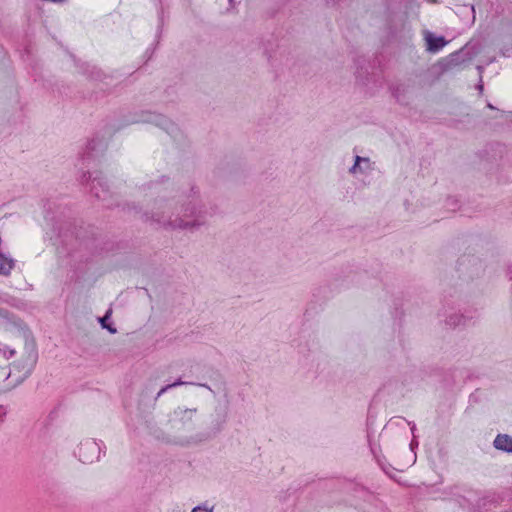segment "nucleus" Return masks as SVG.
Returning a JSON list of instances; mask_svg holds the SVG:
<instances>
[{
	"mask_svg": "<svg viewBox=\"0 0 512 512\" xmlns=\"http://www.w3.org/2000/svg\"><path fill=\"white\" fill-rule=\"evenodd\" d=\"M10 375V371L6 366L0 365V385L4 383Z\"/></svg>",
	"mask_w": 512,
	"mask_h": 512,
	"instance_id": "423d86ee",
	"label": "nucleus"
},
{
	"mask_svg": "<svg viewBox=\"0 0 512 512\" xmlns=\"http://www.w3.org/2000/svg\"><path fill=\"white\" fill-rule=\"evenodd\" d=\"M192 512H212V510H211V509H208V508H206V507H200V506H198V507H195V508L192 510Z\"/></svg>",
	"mask_w": 512,
	"mask_h": 512,
	"instance_id": "1a4fd4ad",
	"label": "nucleus"
},
{
	"mask_svg": "<svg viewBox=\"0 0 512 512\" xmlns=\"http://www.w3.org/2000/svg\"><path fill=\"white\" fill-rule=\"evenodd\" d=\"M27 354L28 355L26 359V364L24 366V374L28 373L36 362L37 353L35 349V343L33 340H30L29 343H27Z\"/></svg>",
	"mask_w": 512,
	"mask_h": 512,
	"instance_id": "7ed1b4c3",
	"label": "nucleus"
},
{
	"mask_svg": "<svg viewBox=\"0 0 512 512\" xmlns=\"http://www.w3.org/2000/svg\"><path fill=\"white\" fill-rule=\"evenodd\" d=\"M425 40L427 43V49L432 52L440 50L446 44L444 37H436L431 33L426 35Z\"/></svg>",
	"mask_w": 512,
	"mask_h": 512,
	"instance_id": "f03ea898",
	"label": "nucleus"
},
{
	"mask_svg": "<svg viewBox=\"0 0 512 512\" xmlns=\"http://www.w3.org/2000/svg\"><path fill=\"white\" fill-rule=\"evenodd\" d=\"M361 161L368 162V159H365V158H362V157H360V156H357V157H356V160H355L354 165H353V166H352V168L350 169V171H351L352 173H355V172L357 171V169H358V167H359V165H360V162H361Z\"/></svg>",
	"mask_w": 512,
	"mask_h": 512,
	"instance_id": "0eeeda50",
	"label": "nucleus"
},
{
	"mask_svg": "<svg viewBox=\"0 0 512 512\" xmlns=\"http://www.w3.org/2000/svg\"><path fill=\"white\" fill-rule=\"evenodd\" d=\"M181 384H183V382L179 380V381H176V382H174L172 384L166 385L165 387H163L160 390L159 395H161L162 393L166 392L168 389H170L172 387H176V386L181 385Z\"/></svg>",
	"mask_w": 512,
	"mask_h": 512,
	"instance_id": "6e6552de",
	"label": "nucleus"
},
{
	"mask_svg": "<svg viewBox=\"0 0 512 512\" xmlns=\"http://www.w3.org/2000/svg\"><path fill=\"white\" fill-rule=\"evenodd\" d=\"M15 354V350L13 349H2L0 347V365L5 366V362L8 358L12 357Z\"/></svg>",
	"mask_w": 512,
	"mask_h": 512,
	"instance_id": "39448f33",
	"label": "nucleus"
},
{
	"mask_svg": "<svg viewBox=\"0 0 512 512\" xmlns=\"http://www.w3.org/2000/svg\"><path fill=\"white\" fill-rule=\"evenodd\" d=\"M494 446L498 450L512 453V437L507 434H499L494 440Z\"/></svg>",
	"mask_w": 512,
	"mask_h": 512,
	"instance_id": "f257e3e1",
	"label": "nucleus"
},
{
	"mask_svg": "<svg viewBox=\"0 0 512 512\" xmlns=\"http://www.w3.org/2000/svg\"><path fill=\"white\" fill-rule=\"evenodd\" d=\"M14 267V261L10 258L5 257L0 252V274L2 275H9L11 270Z\"/></svg>",
	"mask_w": 512,
	"mask_h": 512,
	"instance_id": "20e7f679",
	"label": "nucleus"
}]
</instances>
